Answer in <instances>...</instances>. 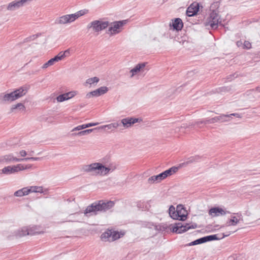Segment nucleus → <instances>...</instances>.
Here are the masks:
<instances>
[{"mask_svg": "<svg viewBox=\"0 0 260 260\" xmlns=\"http://www.w3.org/2000/svg\"><path fill=\"white\" fill-rule=\"evenodd\" d=\"M114 205V202L111 201H96L87 207L84 214L87 216L96 215L99 213L107 212L113 208Z\"/></svg>", "mask_w": 260, "mask_h": 260, "instance_id": "obj_1", "label": "nucleus"}, {"mask_svg": "<svg viewBox=\"0 0 260 260\" xmlns=\"http://www.w3.org/2000/svg\"><path fill=\"white\" fill-rule=\"evenodd\" d=\"M26 92V89L20 87L10 93L4 94L2 96V101L4 103H11L24 95Z\"/></svg>", "mask_w": 260, "mask_h": 260, "instance_id": "obj_2", "label": "nucleus"}, {"mask_svg": "<svg viewBox=\"0 0 260 260\" xmlns=\"http://www.w3.org/2000/svg\"><path fill=\"white\" fill-rule=\"evenodd\" d=\"M124 234L123 232H119L112 229H107L102 234L101 238L104 241H114L123 237Z\"/></svg>", "mask_w": 260, "mask_h": 260, "instance_id": "obj_3", "label": "nucleus"}, {"mask_svg": "<svg viewBox=\"0 0 260 260\" xmlns=\"http://www.w3.org/2000/svg\"><path fill=\"white\" fill-rule=\"evenodd\" d=\"M220 16L216 11H213L210 14V15L205 25L206 26L210 25L212 29H215L218 27V25L221 24V21H220Z\"/></svg>", "mask_w": 260, "mask_h": 260, "instance_id": "obj_4", "label": "nucleus"}, {"mask_svg": "<svg viewBox=\"0 0 260 260\" xmlns=\"http://www.w3.org/2000/svg\"><path fill=\"white\" fill-rule=\"evenodd\" d=\"M197 226V223H193L190 225L189 223L183 224L181 222H178L173 225L172 231L177 234H181L187 231L189 229H196Z\"/></svg>", "mask_w": 260, "mask_h": 260, "instance_id": "obj_5", "label": "nucleus"}, {"mask_svg": "<svg viewBox=\"0 0 260 260\" xmlns=\"http://www.w3.org/2000/svg\"><path fill=\"white\" fill-rule=\"evenodd\" d=\"M109 24V21H103L99 20H94L88 24L87 28H92L95 32H99L107 28Z\"/></svg>", "mask_w": 260, "mask_h": 260, "instance_id": "obj_6", "label": "nucleus"}, {"mask_svg": "<svg viewBox=\"0 0 260 260\" xmlns=\"http://www.w3.org/2000/svg\"><path fill=\"white\" fill-rule=\"evenodd\" d=\"M127 22V19L113 22L112 23V25L109 27L107 34H109L110 36H113L119 33L121 31V27L126 24Z\"/></svg>", "mask_w": 260, "mask_h": 260, "instance_id": "obj_7", "label": "nucleus"}, {"mask_svg": "<svg viewBox=\"0 0 260 260\" xmlns=\"http://www.w3.org/2000/svg\"><path fill=\"white\" fill-rule=\"evenodd\" d=\"M101 163L95 162L90 165H84L82 170L84 172L91 173L92 175H97L100 174Z\"/></svg>", "mask_w": 260, "mask_h": 260, "instance_id": "obj_8", "label": "nucleus"}, {"mask_svg": "<svg viewBox=\"0 0 260 260\" xmlns=\"http://www.w3.org/2000/svg\"><path fill=\"white\" fill-rule=\"evenodd\" d=\"M27 2H28V0H18L13 1L8 4L7 9L11 11H15L23 7Z\"/></svg>", "mask_w": 260, "mask_h": 260, "instance_id": "obj_9", "label": "nucleus"}, {"mask_svg": "<svg viewBox=\"0 0 260 260\" xmlns=\"http://www.w3.org/2000/svg\"><path fill=\"white\" fill-rule=\"evenodd\" d=\"M75 20L72 14L63 15L55 20V24H65L74 22Z\"/></svg>", "mask_w": 260, "mask_h": 260, "instance_id": "obj_10", "label": "nucleus"}, {"mask_svg": "<svg viewBox=\"0 0 260 260\" xmlns=\"http://www.w3.org/2000/svg\"><path fill=\"white\" fill-rule=\"evenodd\" d=\"M108 91V88L106 86H102L92 91L88 92L86 94L87 98L91 96H99L106 93Z\"/></svg>", "mask_w": 260, "mask_h": 260, "instance_id": "obj_11", "label": "nucleus"}, {"mask_svg": "<svg viewBox=\"0 0 260 260\" xmlns=\"http://www.w3.org/2000/svg\"><path fill=\"white\" fill-rule=\"evenodd\" d=\"M142 120L141 118L127 117L121 120V123L125 127H131L133 124L139 122Z\"/></svg>", "mask_w": 260, "mask_h": 260, "instance_id": "obj_12", "label": "nucleus"}, {"mask_svg": "<svg viewBox=\"0 0 260 260\" xmlns=\"http://www.w3.org/2000/svg\"><path fill=\"white\" fill-rule=\"evenodd\" d=\"M229 211L223 210L219 207L211 208L209 211V215L212 216H218L219 215H224L226 213H230Z\"/></svg>", "mask_w": 260, "mask_h": 260, "instance_id": "obj_13", "label": "nucleus"}, {"mask_svg": "<svg viewBox=\"0 0 260 260\" xmlns=\"http://www.w3.org/2000/svg\"><path fill=\"white\" fill-rule=\"evenodd\" d=\"M22 159H19V158L14 157L12 154L5 155L0 157V161L6 162L7 164L13 162L21 161Z\"/></svg>", "mask_w": 260, "mask_h": 260, "instance_id": "obj_14", "label": "nucleus"}, {"mask_svg": "<svg viewBox=\"0 0 260 260\" xmlns=\"http://www.w3.org/2000/svg\"><path fill=\"white\" fill-rule=\"evenodd\" d=\"M231 233H232L231 232H229L226 233V234H225L224 233H223L222 236L220 237H218V234L211 235H209V236L203 237L204 242L205 243V242H209V241L221 239L225 237H228V236H230L231 234Z\"/></svg>", "mask_w": 260, "mask_h": 260, "instance_id": "obj_15", "label": "nucleus"}, {"mask_svg": "<svg viewBox=\"0 0 260 260\" xmlns=\"http://www.w3.org/2000/svg\"><path fill=\"white\" fill-rule=\"evenodd\" d=\"M199 11V4H196L195 6L191 4L186 10V14L188 17H192L196 15Z\"/></svg>", "mask_w": 260, "mask_h": 260, "instance_id": "obj_16", "label": "nucleus"}, {"mask_svg": "<svg viewBox=\"0 0 260 260\" xmlns=\"http://www.w3.org/2000/svg\"><path fill=\"white\" fill-rule=\"evenodd\" d=\"M18 165L14 166H7L4 167L2 170H0V174H5L7 175L11 174L18 172Z\"/></svg>", "mask_w": 260, "mask_h": 260, "instance_id": "obj_17", "label": "nucleus"}, {"mask_svg": "<svg viewBox=\"0 0 260 260\" xmlns=\"http://www.w3.org/2000/svg\"><path fill=\"white\" fill-rule=\"evenodd\" d=\"M165 178L163 176L162 173L157 175H153L149 177L147 180V182L149 184H152L154 183H158L164 180Z\"/></svg>", "mask_w": 260, "mask_h": 260, "instance_id": "obj_18", "label": "nucleus"}, {"mask_svg": "<svg viewBox=\"0 0 260 260\" xmlns=\"http://www.w3.org/2000/svg\"><path fill=\"white\" fill-rule=\"evenodd\" d=\"M171 26H172L173 29L177 31L181 30L183 27V23L181 19L179 18H175L173 20L172 24H170Z\"/></svg>", "mask_w": 260, "mask_h": 260, "instance_id": "obj_19", "label": "nucleus"}, {"mask_svg": "<svg viewBox=\"0 0 260 260\" xmlns=\"http://www.w3.org/2000/svg\"><path fill=\"white\" fill-rule=\"evenodd\" d=\"M147 63V62H142L137 64L135 68H134L130 71V72L132 73V75L131 76V77H133L134 75H136L138 72L143 71V69H144Z\"/></svg>", "mask_w": 260, "mask_h": 260, "instance_id": "obj_20", "label": "nucleus"}, {"mask_svg": "<svg viewBox=\"0 0 260 260\" xmlns=\"http://www.w3.org/2000/svg\"><path fill=\"white\" fill-rule=\"evenodd\" d=\"M61 58L58 54L57 55L55 56L54 57L49 59L47 62L44 63L42 67V69H46L49 66H51L54 64L55 62H58L61 60Z\"/></svg>", "mask_w": 260, "mask_h": 260, "instance_id": "obj_21", "label": "nucleus"}, {"mask_svg": "<svg viewBox=\"0 0 260 260\" xmlns=\"http://www.w3.org/2000/svg\"><path fill=\"white\" fill-rule=\"evenodd\" d=\"M171 217L174 219H178L181 221H184L187 218V215L185 214H181V211L176 210L175 212L172 213Z\"/></svg>", "mask_w": 260, "mask_h": 260, "instance_id": "obj_22", "label": "nucleus"}, {"mask_svg": "<svg viewBox=\"0 0 260 260\" xmlns=\"http://www.w3.org/2000/svg\"><path fill=\"white\" fill-rule=\"evenodd\" d=\"M203 158V156L199 155L190 156L187 159L186 161L184 162L183 164L187 165L190 164L198 162H199Z\"/></svg>", "mask_w": 260, "mask_h": 260, "instance_id": "obj_23", "label": "nucleus"}, {"mask_svg": "<svg viewBox=\"0 0 260 260\" xmlns=\"http://www.w3.org/2000/svg\"><path fill=\"white\" fill-rule=\"evenodd\" d=\"M178 170V167H172L171 168L169 169L168 170H167L163 172H162V174L163 175V176L165 178V179L167 178L168 176H171L174 173H175L176 172H177Z\"/></svg>", "mask_w": 260, "mask_h": 260, "instance_id": "obj_24", "label": "nucleus"}, {"mask_svg": "<svg viewBox=\"0 0 260 260\" xmlns=\"http://www.w3.org/2000/svg\"><path fill=\"white\" fill-rule=\"evenodd\" d=\"M26 187L28 194L31 192H43V188L42 186H32Z\"/></svg>", "mask_w": 260, "mask_h": 260, "instance_id": "obj_25", "label": "nucleus"}, {"mask_svg": "<svg viewBox=\"0 0 260 260\" xmlns=\"http://www.w3.org/2000/svg\"><path fill=\"white\" fill-rule=\"evenodd\" d=\"M120 125V123H119L118 122H114L108 125L99 127H98V129L107 128L108 129H111V131H114L115 128H117Z\"/></svg>", "mask_w": 260, "mask_h": 260, "instance_id": "obj_26", "label": "nucleus"}, {"mask_svg": "<svg viewBox=\"0 0 260 260\" xmlns=\"http://www.w3.org/2000/svg\"><path fill=\"white\" fill-rule=\"evenodd\" d=\"M28 235H29V229L25 227H23L21 230H18L16 234V236L19 237Z\"/></svg>", "mask_w": 260, "mask_h": 260, "instance_id": "obj_27", "label": "nucleus"}, {"mask_svg": "<svg viewBox=\"0 0 260 260\" xmlns=\"http://www.w3.org/2000/svg\"><path fill=\"white\" fill-rule=\"evenodd\" d=\"M88 10L84 9V10H80V11H78L77 12H76L74 14H72L74 18V20L75 21L79 17L88 13Z\"/></svg>", "mask_w": 260, "mask_h": 260, "instance_id": "obj_28", "label": "nucleus"}, {"mask_svg": "<svg viewBox=\"0 0 260 260\" xmlns=\"http://www.w3.org/2000/svg\"><path fill=\"white\" fill-rule=\"evenodd\" d=\"M14 195L16 197H21L24 196L28 195L26 187H23L20 189H19L15 191L14 193Z\"/></svg>", "mask_w": 260, "mask_h": 260, "instance_id": "obj_29", "label": "nucleus"}, {"mask_svg": "<svg viewBox=\"0 0 260 260\" xmlns=\"http://www.w3.org/2000/svg\"><path fill=\"white\" fill-rule=\"evenodd\" d=\"M98 129V127L92 128V129H88L86 130H84L81 132H79L77 133L73 134V135H75L78 136H82L84 135H87L91 133L93 131L96 130Z\"/></svg>", "mask_w": 260, "mask_h": 260, "instance_id": "obj_30", "label": "nucleus"}, {"mask_svg": "<svg viewBox=\"0 0 260 260\" xmlns=\"http://www.w3.org/2000/svg\"><path fill=\"white\" fill-rule=\"evenodd\" d=\"M240 219H237L235 216H232V218L227 221L228 225H236L239 222Z\"/></svg>", "mask_w": 260, "mask_h": 260, "instance_id": "obj_31", "label": "nucleus"}, {"mask_svg": "<svg viewBox=\"0 0 260 260\" xmlns=\"http://www.w3.org/2000/svg\"><path fill=\"white\" fill-rule=\"evenodd\" d=\"M217 117L219 122H224L230 120L228 114H221Z\"/></svg>", "mask_w": 260, "mask_h": 260, "instance_id": "obj_32", "label": "nucleus"}, {"mask_svg": "<svg viewBox=\"0 0 260 260\" xmlns=\"http://www.w3.org/2000/svg\"><path fill=\"white\" fill-rule=\"evenodd\" d=\"M219 6H220V3L219 2H215L213 3L211 5L210 8V10L211 12H212L213 11H216L217 13H218V11L217 10V9L219 7Z\"/></svg>", "mask_w": 260, "mask_h": 260, "instance_id": "obj_33", "label": "nucleus"}, {"mask_svg": "<svg viewBox=\"0 0 260 260\" xmlns=\"http://www.w3.org/2000/svg\"><path fill=\"white\" fill-rule=\"evenodd\" d=\"M101 170H100V174L101 175H106L109 173V172L111 171V169L107 168L104 166L101 163Z\"/></svg>", "mask_w": 260, "mask_h": 260, "instance_id": "obj_34", "label": "nucleus"}, {"mask_svg": "<svg viewBox=\"0 0 260 260\" xmlns=\"http://www.w3.org/2000/svg\"><path fill=\"white\" fill-rule=\"evenodd\" d=\"M205 243L204 242V238L203 237H202L201 238H199V239H198L189 243H188L187 246H193V245H198V244H202V243Z\"/></svg>", "mask_w": 260, "mask_h": 260, "instance_id": "obj_35", "label": "nucleus"}, {"mask_svg": "<svg viewBox=\"0 0 260 260\" xmlns=\"http://www.w3.org/2000/svg\"><path fill=\"white\" fill-rule=\"evenodd\" d=\"M59 56L61 58V59L62 60L65 57L69 56L70 54V49L66 50L64 52L61 51L58 53Z\"/></svg>", "mask_w": 260, "mask_h": 260, "instance_id": "obj_36", "label": "nucleus"}, {"mask_svg": "<svg viewBox=\"0 0 260 260\" xmlns=\"http://www.w3.org/2000/svg\"><path fill=\"white\" fill-rule=\"evenodd\" d=\"M99 81V78L96 77H92V78L88 79L86 81V83L88 84L91 85L95 83H96Z\"/></svg>", "mask_w": 260, "mask_h": 260, "instance_id": "obj_37", "label": "nucleus"}, {"mask_svg": "<svg viewBox=\"0 0 260 260\" xmlns=\"http://www.w3.org/2000/svg\"><path fill=\"white\" fill-rule=\"evenodd\" d=\"M41 232L39 231L38 228L35 226L29 229V235H32L36 234H40Z\"/></svg>", "mask_w": 260, "mask_h": 260, "instance_id": "obj_38", "label": "nucleus"}, {"mask_svg": "<svg viewBox=\"0 0 260 260\" xmlns=\"http://www.w3.org/2000/svg\"><path fill=\"white\" fill-rule=\"evenodd\" d=\"M56 99L58 102H62L66 100H69V96H67L66 93H64L58 95Z\"/></svg>", "mask_w": 260, "mask_h": 260, "instance_id": "obj_39", "label": "nucleus"}, {"mask_svg": "<svg viewBox=\"0 0 260 260\" xmlns=\"http://www.w3.org/2000/svg\"><path fill=\"white\" fill-rule=\"evenodd\" d=\"M19 108L20 110H24L25 109V106L22 103H18L16 105H13L11 107V111H13L14 110Z\"/></svg>", "mask_w": 260, "mask_h": 260, "instance_id": "obj_40", "label": "nucleus"}, {"mask_svg": "<svg viewBox=\"0 0 260 260\" xmlns=\"http://www.w3.org/2000/svg\"><path fill=\"white\" fill-rule=\"evenodd\" d=\"M32 165L31 164H27L25 166L22 165V164H18V168L19 171H22L26 169H29L31 168Z\"/></svg>", "mask_w": 260, "mask_h": 260, "instance_id": "obj_41", "label": "nucleus"}, {"mask_svg": "<svg viewBox=\"0 0 260 260\" xmlns=\"http://www.w3.org/2000/svg\"><path fill=\"white\" fill-rule=\"evenodd\" d=\"M39 36V34H36V35H31V36H30L25 38L23 42L25 43V42H30V41H31L32 40H34L36 39H37Z\"/></svg>", "mask_w": 260, "mask_h": 260, "instance_id": "obj_42", "label": "nucleus"}, {"mask_svg": "<svg viewBox=\"0 0 260 260\" xmlns=\"http://www.w3.org/2000/svg\"><path fill=\"white\" fill-rule=\"evenodd\" d=\"M141 225L144 228H152L154 226V224L151 222L142 221Z\"/></svg>", "mask_w": 260, "mask_h": 260, "instance_id": "obj_43", "label": "nucleus"}, {"mask_svg": "<svg viewBox=\"0 0 260 260\" xmlns=\"http://www.w3.org/2000/svg\"><path fill=\"white\" fill-rule=\"evenodd\" d=\"M251 48V43L248 41H245L243 43V48L249 49Z\"/></svg>", "mask_w": 260, "mask_h": 260, "instance_id": "obj_44", "label": "nucleus"}, {"mask_svg": "<svg viewBox=\"0 0 260 260\" xmlns=\"http://www.w3.org/2000/svg\"><path fill=\"white\" fill-rule=\"evenodd\" d=\"M67 96H69V99L74 97L75 95H76L77 92L73 91H70L67 93H66Z\"/></svg>", "mask_w": 260, "mask_h": 260, "instance_id": "obj_45", "label": "nucleus"}, {"mask_svg": "<svg viewBox=\"0 0 260 260\" xmlns=\"http://www.w3.org/2000/svg\"><path fill=\"white\" fill-rule=\"evenodd\" d=\"M86 127H85V124H82V125H79L76 127H75L72 131H79V130H81V129H84Z\"/></svg>", "mask_w": 260, "mask_h": 260, "instance_id": "obj_46", "label": "nucleus"}, {"mask_svg": "<svg viewBox=\"0 0 260 260\" xmlns=\"http://www.w3.org/2000/svg\"><path fill=\"white\" fill-rule=\"evenodd\" d=\"M229 90V89L228 87H221L219 88L218 92H226Z\"/></svg>", "mask_w": 260, "mask_h": 260, "instance_id": "obj_47", "label": "nucleus"}, {"mask_svg": "<svg viewBox=\"0 0 260 260\" xmlns=\"http://www.w3.org/2000/svg\"><path fill=\"white\" fill-rule=\"evenodd\" d=\"M157 230L161 231H165L167 229V226L166 225H159V229H158L157 227L156 228Z\"/></svg>", "mask_w": 260, "mask_h": 260, "instance_id": "obj_48", "label": "nucleus"}, {"mask_svg": "<svg viewBox=\"0 0 260 260\" xmlns=\"http://www.w3.org/2000/svg\"><path fill=\"white\" fill-rule=\"evenodd\" d=\"M169 211V214H170V216H172V214H171L172 213H173V212L176 211L175 207L173 205H171L170 207Z\"/></svg>", "mask_w": 260, "mask_h": 260, "instance_id": "obj_49", "label": "nucleus"}, {"mask_svg": "<svg viewBox=\"0 0 260 260\" xmlns=\"http://www.w3.org/2000/svg\"><path fill=\"white\" fill-rule=\"evenodd\" d=\"M201 124H205V120L204 119V120H202L197 121L195 122V123L193 125H199Z\"/></svg>", "mask_w": 260, "mask_h": 260, "instance_id": "obj_50", "label": "nucleus"}, {"mask_svg": "<svg viewBox=\"0 0 260 260\" xmlns=\"http://www.w3.org/2000/svg\"><path fill=\"white\" fill-rule=\"evenodd\" d=\"M98 124V123H89L87 124H85V127L86 128L92 126H95Z\"/></svg>", "mask_w": 260, "mask_h": 260, "instance_id": "obj_51", "label": "nucleus"}, {"mask_svg": "<svg viewBox=\"0 0 260 260\" xmlns=\"http://www.w3.org/2000/svg\"><path fill=\"white\" fill-rule=\"evenodd\" d=\"M19 154L22 157H24L27 155V153L25 150H22L19 152Z\"/></svg>", "mask_w": 260, "mask_h": 260, "instance_id": "obj_52", "label": "nucleus"}, {"mask_svg": "<svg viewBox=\"0 0 260 260\" xmlns=\"http://www.w3.org/2000/svg\"><path fill=\"white\" fill-rule=\"evenodd\" d=\"M205 120V124H212L213 123L212 120L211 118H206Z\"/></svg>", "mask_w": 260, "mask_h": 260, "instance_id": "obj_53", "label": "nucleus"}, {"mask_svg": "<svg viewBox=\"0 0 260 260\" xmlns=\"http://www.w3.org/2000/svg\"><path fill=\"white\" fill-rule=\"evenodd\" d=\"M228 115L229 116V119H230V118L232 116H235L236 117H240V115L238 113H232V114H228Z\"/></svg>", "mask_w": 260, "mask_h": 260, "instance_id": "obj_54", "label": "nucleus"}, {"mask_svg": "<svg viewBox=\"0 0 260 260\" xmlns=\"http://www.w3.org/2000/svg\"><path fill=\"white\" fill-rule=\"evenodd\" d=\"M211 119L212 120L213 123L219 122L217 116L212 118Z\"/></svg>", "mask_w": 260, "mask_h": 260, "instance_id": "obj_55", "label": "nucleus"}, {"mask_svg": "<svg viewBox=\"0 0 260 260\" xmlns=\"http://www.w3.org/2000/svg\"><path fill=\"white\" fill-rule=\"evenodd\" d=\"M30 159L32 160H40L41 159V157H30Z\"/></svg>", "mask_w": 260, "mask_h": 260, "instance_id": "obj_56", "label": "nucleus"}, {"mask_svg": "<svg viewBox=\"0 0 260 260\" xmlns=\"http://www.w3.org/2000/svg\"><path fill=\"white\" fill-rule=\"evenodd\" d=\"M236 44L237 46L240 47L243 44V43L241 41H238L237 42Z\"/></svg>", "mask_w": 260, "mask_h": 260, "instance_id": "obj_57", "label": "nucleus"}, {"mask_svg": "<svg viewBox=\"0 0 260 260\" xmlns=\"http://www.w3.org/2000/svg\"><path fill=\"white\" fill-rule=\"evenodd\" d=\"M19 159H22L21 160V161H27V160H31L30 159V157H26V158H19Z\"/></svg>", "mask_w": 260, "mask_h": 260, "instance_id": "obj_58", "label": "nucleus"}, {"mask_svg": "<svg viewBox=\"0 0 260 260\" xmlns=\"http://www.w3.org/2000/svg\"><path fill=\"white\" fill-rule=\"evenodd\" d=\"M255 90L258 92H260V87H257L255 88Z\"/></svg>", "mask_w": 260, "mask_h": 260, "instance_id": "obj_59", "label": "nucleus"}, {"mask_svg": "<svg viewBox=\"0 0 260 260\" xmlns=\"http://www.w3.org/2000/svg\"><path fill=\"white\" fill-rule=\"evenodd\" d=\"M234 214H236V215H237V216H238V217H239V218L240 217V216H241V214H239V213H234Z\"/></svg>", "mask_w": 260, "mask_h": 260, "instance_id": "obj_60", "label": "nucleus"}, {"mask_svg": "<svg viewBox=\"0 0 260 260\" xmlns=\"http://www.w3.org/2000/svg\"><path fill=\"white\" fill-rule=\"evenodd\" d=\"M34 152V151H31L29 152V155H32V154Z\"/></svg>", "mask_w": 260, "mask_h": 260, "instance_id": "obj_61", "label": "nucleus"}]
</instances>
